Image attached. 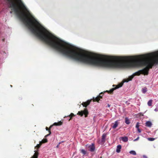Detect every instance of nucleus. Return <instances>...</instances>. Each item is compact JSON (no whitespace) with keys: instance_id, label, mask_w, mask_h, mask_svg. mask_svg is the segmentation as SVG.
<instances>
[{"instance_id":"obj_14","label":"nucleus","mask_w":158,"mask_h":158,"mask_svg":"<svg viewBox=\"0 0 158 158\" xmlns=\"http://www.w3.org/2000/svg\"><path fill=\"white\" fill-rule=\"evenodd\" d=\"M42 142H40V143L39 144H38L35 147V148H36L37 149H38L40 148V146L42 145ZM38 149H37V150L36 151H34L35 152H38Z\"/></svg>"},{"instance_id":"obj_27","label":"nucleus","mask_w":158,"mask_h":158,"mask_svg":"<svg viewBox=\"0 0 158 158\" xmlns=\"http://www.w3.org/2000/svg\"><path fill=\"white\" fill-rule=\"evenodd\" d=\"M139 123H137L136 126V128H137V129L138 128H139Z\"/></svg>"},{"instance_id":"obj_5","label":"nucleus","mask_w":158,"mask_h":158,"mask_svg":"<svg viewBox=\"0 0 158 158\" xmlns=\"http://www.w3.org/2000/svg\"><path fill=\"white\" fill-rule=\"evenodd\" d=\"M88 150L91 152H93L95 150V147L94 143H92L88 147Z\"/></svg>"},{"instance_id":"obj_12","label":"nucleus","mask_w":158,"mask_h":158,"mask_svg":"<svg viewBox=\"0 0 158 158\" xmlns=\"http://www.w3.org/2000/svg\"><path fill=\"white\" fill-rule=\"evenodd\" d=\"M121 139L124 142H127L128 141V138L127 136L122 137Z\"/></svg>"},{"instance_id":"obj_15","label":"nucleus","mask_w":158,"mask_h":158,"mask_svg":"<svg viewBox=\"0 0 158 158\" xmlns=\"http://www.w3.org/2000/svg\"><path fill=\"white\" fill-rule=\"evenodd\" d=\"M75 115H74L73 113H71L70 115L68 116L67 117H69L70 118V119H69V121L71 120L72 119L73 117L75 116Z\"/></svg>"},{"instance_id":"obj_7","label":"nucleus","mask_w":158,"mask_h":158,"mask_svg":"<svg viewBox=\"0 0 158 158\" xmlns=\"http://www.w3.org/2000/svg\"><path fill=\"white\" fill-rule=\"evenodd\" d=\"M92 100H88L86 102H83L81 103V105L84 107H86L90 103Z\"/></svg>"},{"instance_id":"obj_26","label":"nucleus","mask_w":158,"mask_h":158,"mask_svg":"<svg viewBox=\"0 0 158 158\" xmlns=\"http://www.w3.org/2000/svg\"><path fill=\"white\" fill-rule=\"evenodd\" d=\"M61 143V142H60L58 144V145L56 146V148H58L60 146V144Z\"/></svg>"},{"instance_id":"obj_8","label":"nucleus","mask_w":158,"mask_h":158,"mask_svg":"<svg viewBox=\"0 0 158 158\" xmlns=\"http://www.w3.org/2000/svg\"><path fill=\"white\" fill-rule=\"evenodd\" d=\"M106 134L105 133H104L103 134L102 136V142H104L106 140Z\"/></svg>"},{"instance_id":"obj_3","label":"nucleus","mask_w":158,"mask_h":158,"mask_svg":"<svg viewBox=\"0 0 158 158\" xmlns=\"http://www.w3.org/2000/svg\"><path fill=\"white\" fill-rule=\"evenodd\" d=\"M123 83H120V84L117 85L115 88H112L109 91L106 90V91H105V92H108V93H109L110 94H113V91L114 90L122 87L123 86Z\"/></svg>"},{"instance_id":"obj_18","label":"nucleus","mask_w":158,"mask_h":158,"mask_svg":"<svg viewBox=\"0 0 158 158\" xmlns=\"http://www.w3.org/2000/svg\"><path fill=\"white\" fill-rule=\"evenodd\" d=\"M147 90V88L146 87L143 88L142 89V91L143 93H145Z\"/></svg>"},{"instance_id":"obj_6","label":"nucleus","mask_w":158,"mask_h":158,"mask_svg":"<svg viewBox=\"0 0 158 158\" xmlns=\"http://www.w3.org/2000/svg\"><path fill=\"white\" fill-rule=\"evenodd\" d=\"M63 123V121H60L58 123H54L52 125H51L50 127V128H52V127H53V126H60Z\"/></svg>"},{"instance_id":"obj_21","label":"nucleus","mask_w":158,"mask_h":158,"mask_svg":"<svg viewBox=\"0 0 158 158\" xmlns=\"http://www.w3.org/2000/svg\"><path fill=\"white\" fill-rule=\"evenodd\" d=\"M81 152L84 155H85L86 153V151L84 149H81Z\"/></svg>"},{"instance_id":"obj_16","label":"nucleus","mask_w":158,"mask_h":158,"mask_svg":"<svg viewBox=\"0 0 158 158\" xmlns=\"http://www.w3.org/2000/svg\"><path fill=\"white\" fill-rule=\"evenodd\" d=\"M51 129V128H50V127L49 128H48V127H46V130L47 131H48V132H49V134H48V135H46V136H49V135H50L51 134V131H50V129Z\"/></svg>"},{"instance_id":"obj_24","label":"nucleus","mask_w":158,"mask_h":158,"mask_svg":"<svg viewBox=\"0 0 158 158\" xmlns=\"http://www.w3.org/2000/svg\"><path fill=\"white\" fill-rule=\"evenodd\" d=\"M148 139L150 141H153L155 139L152 138H148Z\"/></svg>"},{"instance_id":"obj_32","label":"nucleus","mask_w":158,"mask_h":158,"mask_svg":"<svg viewBox=\"0 0 158 158\" xmlns=\"http://www.w3.org/2000/svg\"><path fill=\"white\" fill-rule=\"evenodd\" d=\"M12 11H11L10 12V13H12Z\"/></svg>"},{"instance_id":"obj_11","label":"nucleus","mask_w":158,"mask_h":158,"mask_svg":"<svg viewBox=\"0 0 158 158\" xmlns=\"http://www.w3.org/2000/svg\"><path fill=\"white\" fill-rule=\"evenodd\" d=\"M152 125V123L150 121H147L146 123L145 126H147V127H151Z\"/></svg>"},{"instance_id":"obj_2","label":"nucleus","mask_w":158,"mask_h":158,"mask_svg":"<svg viewBox=\"0 0 158 158\" xmlns=\"http://www.w3.org/2000/svg\"><path fill=\"white\" fill-rule=\"evenodd\" d=\"M77 114L80 115L81 116H83L84 114L85 117H86L89 114V112L87 109L85 108L83 110L78 111Z\"/></svg>"},{"instance_id":"obj_20","label":"nucleus","mask_w":158,"mask_h":158,"mask_svg":"<svg viewBox=\"0 0 158 158\" xmlns=\"http://www.w3.org/2000/svg\"><path fill=\"white\" fill-rule=\"evenodd\" d=\"M129 153L131 154H132V155H136V152L134 151H133V150L129 152Z\"/></svg>"},{"instance_id":"obj_1","label":"nucleus","mask_w":158,"mask_h":158,"mask_svg":"<svg viewBox=\"0 0 158 158\" xmlns=\"http://www.w3.org/2000/svg\"><path fill=\"white\" fill-rule=\"evenodd\" d=\"M76 61L91 65L109 68H118L126 66L135 67L146 66L143 69L133 74L139 76L141 74L148 75L150 69L158 64V54H150L145 59L139 60L133 57H97L76 51Z\"/></svg>"},{"instance_id":"obj_22","label":"nucleus","mask_w":158,"mask_h":158,"mask_svg":"<svg viewBox=\"0 0 158 158\" xmlns=\"http://www.w3.org/2000/svg\"><path fill=\"white\" fill-rule=\"evenodd\" d=\"M134 77V76L133 74L131 76H129L128 78L129 79V80H130V81H131L132 80V79Z\"/></svg>"},{"instance_id":"obj_4","label":"nucleus","mask_w":158,"mask_h":158,"mask_svg":"<svg viewBox=\"0 0 158 158\" xmlns=\"http://www.w3.org/2000/svg\"><path fill=\"white\" fill-rule=\"evenodd\" d=\"M105 92H102L97 97H96L95 98H93V100L94 102L96 101L98 102L100 100V98H102V97L103 96V94H104V93Z\"/></svg>"},{"instance_id":"obj_23","label":"nucleus","mask_w":158,"mask_h":158,"mask_svg":"<svg viewBox=\"0 0 158 158\" xmlns=\"http://www.w3.org/2000/svg\"><path fill=\"white\" fill-rule=\"evenodd\" d=\"M130 81V80H129V79L128 78H127V79H125L123 80L124 82H127L128 81Z\"/></svg>"},{"instance_id":"obj_33","label":"nucleus","mask_w":158,"mask_h":158,"mask_svg":"<svg viewBox=\"0 0 158 158\" xmlns=\"http://www.w3.org/2000/svg\"><path fill=\"white\" fill-rule=\"evenodd\" d=\"M61 143H63V141H61Z\"/></svg>"},{"instance_id":"obj_13","label":"nucleus","mask_w":158,"mask_h":158,"mask_svg":"<svg viewBox=\"0 0 158 158\" xmlns=\"http://www.w3.org/2000/svg\"><path fill=\"white\" fill-rule=\"evenodd\" d=\"M118 125V123L117 121L115 122L114 125L112 126V127L113 129H115L116 128Z\"/></svg>"},{"instance_id":"obj_29","label":"nucleus","mask_w":158,"mask_h":158,"mask_svg":"<svg viewBox=\"0 0 158 158\" xmlns=\"http://www.w3.org/2000/svg\"><path fill=\"white\" fill-rule=\"evenodd\" d=\"M137 130L139 133H140L141 132V131L139 128L137 129Z\"/></svg>"},{"instance_id":"obj_28","label":"nucleus","mask_w":158,"mask_h":158,"mask_svg":"<svg viewBox=\"0 0 158 158\" xmlns=\"http://www.w3.org/2000/svg\"><path fill=\"white\" fill-rule=\"evenodd\" d=\"M139 137H138L136 139H135L134 140V141H136L138 140L139 139Z\"/></svg>"},{"instance_id":"obj_19","label":"nucleus","mask_w":158,"mask_h":158,"mask_svg":"<svg viewBox=\"0 0 158 158\" xmlns=\"http://www.w3.org/2000/svg\"><path fill=\"white\" fill-rule=\"evenodd\" d=\"M125 119V123L127 124H129L130 123V121H129V119L127 118H126Z\"/></svg>"},{"instance_id":"obj_10","label":"nucleus","mask_w":158,"mask_h":158,"mask_svg":"<svg viewBox=\"0 0 158 158\" xmlns=\"http://www.w3.org/2000/svg\"><path fill=\"white\" fill-rule=\"evenodd\" d=\"M121 148V146L120 145H119L117 146L116 152L117 153H119L121 151L120 150Z\"/></svg>"},{"instance_id":"obj_31","label":"nucleus","mask_w":158,"mask_h":158,"mask_svg":"<svg viewBox=\"0 0 158 158\" xmlns=\"http://www.w3.org/2000/svg\"><path fill=\"white\" fill-rule=\"evenodd\" d=\"M144 158H147V157L146 156H144Z\"/></svg>"},{"instance_id":"obj_9","label":"nucleus","mask_w":158,"mask_h":158,"mask_svg":"<svg viewBox=\"0 0 158 158\" xmlns=\"http://www.w3.org/2000/svg\"><path fill=\"white\" fill-rule=\"evenodd\" d=\"M39 155V152H36L35 153L34 155L32 156L31 158H38Z\"/></svg>"},{"instance_id":"obj_25","label":"nucleus","mask_w":158,"mask_h":158,"mask_svg":"<svg viewBox=\"0 0 158 158\" xmlns=\"http://www.w3.org/2000/svg\"><path fill=\"white\" fill-rule=\"evenodd\" d=\"M42 143H46L47 142V140L46 139H44V140H42Z\"/></svg>"},{"instance_id":"obj_30","label":"nucleus","mask_w":158,"mask_h":158,"mask_svg":"<svg viewBox=\"0 0 158 158\" xmlns=\"http://www.w3.org/2000/svg\"><path fill=\"white\" fill-rule=\"evenodd\" d=\"M107 106H108V107H110V105H109V104H108Z\"/></svg>"},{"instance_id":"obj_17","label":"nucleus","mask_w":158,"mask_h":158,"mask_svg":"<svg viewBox=\"0 0 158 158\" xmlns=\"http://www.w3.org/2000/svg\"><path fill=\"white\" fill-rule=\"evenodd\" d=\"M152 100H149L148 102V105L149 106H151L152 105Z\"/></svg>"}]
</instances>
